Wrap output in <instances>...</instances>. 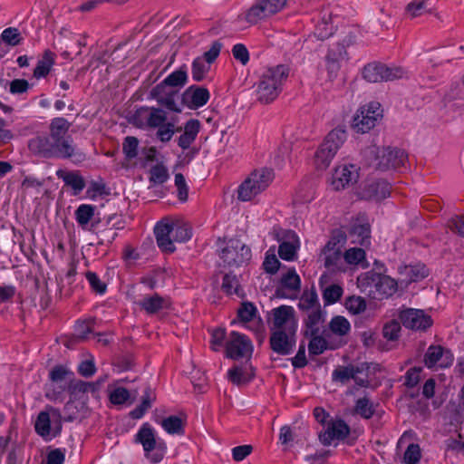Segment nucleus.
<instances>
[{"instance_id":"nucleus-5","label":"nucleus","mask_w":464,"mask_h":464,"mask_svg":"<svg viewBox=\"0 0 464 464\" xmlns=\"http://www.w3.org/2000/svg\"><path fill=\"white\" fill-rule=\"evenodd\" d=\"M345 139L346 132L342 129H334L327 134L314 156V163L317 169H325L329 167L332 160L343 144Z\"/></svg>"},{"instance_id":"nucleus-37","label":"nucleus","mask_w":464,"mask_h":464,"mask_svg":"<svg viewBox=\"0 0 464 464\" xmlns=\"http://www.w3.org/2000/svg\"><path fill=\"white\" fill-rule=\"evenodd\" d=\"M320 306L318 296L314 288L304 290L299 299L298 307L303 312L308 313Z\"/></svg>"},{"instance_id":"nucleus-27","label":"nucleus","mask_w":464,"mask_h":464,"mask_svg":"<svg viewBox=\"0 0 464 464\" xmlns=\"http://www.w3.org/2000/svg\"><path fill=\"white\" fill-rule=\"evenodd\" d=\"M31 151L35 155L51 158L53 154V143L45 135H38L31 141Z\"/></svg>"},{"instance_id":"nucleus-51","label":"nucleus","mask_w":464,"mask_h":464,"mask_svg":"<svg viewBox=\"0 0 464 464\" xmlns=\"http://www.w3.org/2000/svg\"><path fill=\"white\" fill-rule=\"evenodd\" d=\"M0 40L9 47L20 44L23 41V37L17 28L8 27L2 32Z\"/></svg>"},{"instance_id":"nucleus-24","label":"nucleus","mask_w":464,"mask_h":464,"mask_svg":"<svg viewBox=\"0 0 464 464\" xmlns=\"http://www.w3.org/2000/svg\"><path fill=\"white\" fill-rule=\"evenodd\" d=\"M56 54L50 50H45L38 58L36 66L33 71L35 79L46 78L55 63Z\"/></svg>"},{"instance_id":"nucleus-31","label":"nucleus","mask_w":464,"mask_h":464,"mask_svg":"<svg viewBox=\"0 0 464 464\" xmlns=\"http://www.w3.org/2000/svg\"><path fill=\"white\" fill-rule=\"evenodd\" d=\"M370 225L368 223L353 224L350 230V237L354 244L367 246L370 244Z\"/></svg>"},{"instance_id":"nucleus-46","label":"nucleus","mask_w":464,"mask_h":464,"mask_svg":"<svg viewBox=\"0 0 464 464\" xmlns=\"http://www.w3.org/2000/svg\"><path fill=\"white\" fill-rule=\"evenodd\" d=\"M444 350L440 345H431L428 348L424 355V363L428 368L437 365L443 358Z\"/></svg>"},{"instance_id":"nucleus-30","label":"nucleus","mask_w":464,"mask_h":464,"mask_svg":"<svg viewBox=\"0 0 464 464\" xmlns=\"http://www.w3.org/2000/svg\"><path fill=\"white\" fill-rule=\"evenodd\" d=\"M107 225L109 228H105L100 231L102 240L111 243L117 236V233L113 229H121L124 227V222L122 217L118 214H113L108 217Z\"/></svg>"},{"instance_id":"nucleus-13","label":"nucleus","mask_w":464,"mask_h":464,"mask_svg":"<svg viewBox=\"0 0 464 464\" xmlns=\"http://www.w3.org/2000/svg\"><path fill=\"white\" fill-rule=\"evenodd\" d=\"M271 322L273 330H285L296 333L297 321L295 310L289 305H280L271 311Z\"/></svg>"},{"instance_id":"nucleus-59","label":"nucleus","mask_w":464,"mask_h":464,"mask_svg":"<svg viewBox=\"0 0 464 464\" xmlns=\"http://www.w3.org/2000/svg\"><path fill=\"white\" fill-rule=\"evenodd\" d=\"M93 324V319L77 322L75 326L76 338L78 340L86 339L88 337V334L92 332Z\"/></svg>"},{"instance_id":"nucleus-25","label":"nucleus","mask_w":464,"mask_h":464,"mask_svg":"<svg viewBox=\"0 0 464 464\" xmlns=\"http://www.w3.org/2000/svg\"><path fill=\"white\" fill-rule=\"evenodd\" d=\"M139 306L149 314H156L169 307V303L167 298L155 294L143 297L138 302Z\"/></svg>"},{"instance_id":"nucleus-39","label":"nucleus","mask_w":464,"mask_h":464,"mask_svg":"<svg viewBox=\"0 0 464 464\" xmlns=\"http://www.w3.org/2000/svg\"><path fill=\"white\" fill-rule=\"evenodd\" d=\"M95 207L89 204H82L75 210V219L78 225L86 229L89 223L94 217Z\"/></svg>"},{"instance_id":"nucleus-17","label":"nucleus","mask_w":464,"mask_h":464,"mask_svg":"<svg viewBox=\"0 0 464 464\" xmlns=\"http://www.w3.org/2000/svg\"><path fill=\"white\" fill-rule=\"evenodd\" d=\"M136 121L140 128L157 129L167 121V113L159 108H140L137 111Z\"/></svg>"},{"instance_id":"nucleus-50","label":"nucleus","mask_w":464,"mask_h":464,"mask_svg":"<svg viewBox=\"0 0 464 464\" xmlns=\"http://www.w3.org/2000/svg\"><path fill=\"white\" fill-rule=\"evenodd\" d=\"M359 372L358 369L353 366H339L333 372V380L339 381L342 383L347 382L350 379L356 380V373Z\"/></svg>"},{"instance_id":"nucleus-9","label":"nucleus","mask_w":464,"mask_h":464,"mask_svg":"<svg viewBox=\"0 0 464 464\" xmlns=\"http://www.w3.org/2000/svg\"><path fill=\"white\" fill-rule=\"evenodd\" d=\"M382 118V110L378 102L362 105L353 117L352 128L356 132L365 133L375 127Z\"/></svg>"},{"instance_id":"nucleus-52","label":"nucleus","mask_w":464,"mask_h":464,"mask_svg":"<svg viewBox=\"0 0 464 464\" xmlns=\"http://www.w3.org/2000/svg\"><path fill=\"white\" fill-rule=\"evenodd\" d=\"M343 295V288L335 284L330 285L323 291V298L325 304L336 303Z\"/></svg>"},{"instance_id":"nucleus-56","label":"nucleus","mask_w":464,"mask_h":464,"mask_svg":"<svg viewBox=\"0 0 464 464\" xmlns=\"http://www.w3.org/2000/svg\"><path fill=\"white\" fill-rule=\"evenodd\" d=\"M312 339L308 344V351L313 355L323 353L327 348L326 341L318 334H310Z\"/></svg>"},{"instance_id":"nucleus-49","label":"nucleus","mask_w":464,"mask_h":464,"mask_svg":"<svg viewBox=\"0 0 464 464\" xmlns=\"http://www.w3.org/2000/svg\"><path fill=\"white\" fill-rule=\"evenodd\" d=\"M181 128H176L173 122L165 121L162 125L157 128L156 137L163 143L169 142L175 132L180 131Z\"/></svg>"},{"instance_id":"nucleus-33","label":"nucleus","mask_w":464,"mask_h":464,"mask_svg":"<svg viewBox=\"0 0 464 464\" xmlns=\"http://www.w3.org/2000/svg\"><path fill=\"white\" fill-rule=\"evenodd\" d=\"M335 246V242L329 241L322 250V255L324 256V266L327 268L337 267L338 262L342 258L341 250Z\"/></svg>"},{"instance_id":"nucleus-36","label":"nucleus","mask_w":464,"mask_h":464,"mask_svg":"<svg viewBox=\"0 0 464 464\" xmlns=\"http://www.w3.org/2000/svg\"><path fill=\"white\" fill-rule=\"evenodd\" d=\"M324 322V314L321 309V305L307 313V318L305 319V326L307 333L310 334H320V325Z\"/></svg>"},{"instance_id":"nucleus-6","label":"nucleus","mask_w":464,"mask_h":464,"mask_svg":"<svg viewBox=\"0 0 464 464\" xmlns=\"http://www.w3.org/2000/svg\"><path fill=\"white\" fill-rule=\"evenodd\" d=\"M135 441L142 445L145 457L152 463L160 462L166 453V444L157 442L155 431L149 423H144L135 436Z\"/></svg>"},{"instance_id":"nucleus-41","label":"nucleus","mask_w":464,"mask_h":464,"mask_svg":"<svg viewBox=\"0 0 464 464\" xmlns=\"http://www.w3.org/2000/svg\"><path fill=\"white\" fill-rule=\"evenodd\" d=\"M329 20L330 17L327 18L324 16L322 20L315 25L313 36L309 35V37L305 40V43L312 41L313 37L321 41L329 38L333 34V25Z\"/></svg>"},{"instance_id":"nucleus-35","label":"nucleus","mask_w":464,"mask_h":464,"mask_svg":"<svg viewBox=\"0 0 464 464\" xmlns=\"http://www.w3.org/2000/svg\"><path fill=\"white\" fill-rule=\"evenodd\" d=\"M378 404L368 397L359 398L355 402L354 412L362 418L368 420L377 412Z\"/></svg>"},{"instance_id":"nucleus-53","label":"nucleus","mask_w":464,"mask_h":464,"mask_svg":"<svg viewBox=\"0 0 464 464\" xmlns=\"http://www.w3.org/2000/svg\"><path fill=\"white\" fill-rule=\"evenodd\" d=\"M408 77L409 73L404 68L401 66L388 67L383 64V81H394Z\"/></svg>"},{"instance_id":"nucleus-16","label":"nucleus","mask_w":464,"mask_h":464,"mask_svg":"<svg viewBox=\"0 0 464 464\" xmlns=\"http://www.w3.org/2000/svg\"><path fill=\"white\" fill-rule=\"evenodd\" d=\"M291 68L286 64H278L267 68L260 77V86L278 87L287 83Z\"/></svg>"},{"instance_id":"nucleus-19","label":"nucleus","mask_w":464,"mask_h":464,"mask_svg":"<svg viewBox=\"0 0 464 464\" xmlns=\"http://www.w3.org/2000/svg\"><path fill=\"white\" fill-rule=\"evenodd\" d=\"M295 333L285 330H274L270 336L271 349L281 355L291 353L295 343Z\"/></svg>"},{"instance_id":"nucleus-63","label":"nucleus","mask_w":464,"mask_h":464,"mask_svg":"<svg viewBox=\"0 0 464 464\" xmlns=\"http://www.w3.org/2000/svg\"><path fill=\"white\" fill-rule=\"evenodd\" d=\"M175 186L178 189V198L180 201L185 202L188 197V188L186 183L185 177L181 173L175 175Z\"/></svg>"},{"instance_id":"nucleus-8","label":"nucleus","mask_w":464,"mask_h":464,"mask_svg":"<svg viewBox=\"0 0 464 464\" xmlns=\"http://www.w3.org/2000/svg\"><path fill=\"white\" fill-rule=\"evenodd\" d=\"M223 266L227 268L238 267L248 263L251 258V249L239 239H230L219 253Z\"/></svg>"},{"instance_id":"nucleus-34","label":"nucleus","mask_w":464,"mask_h":464,"mask_svg":"<svg viewBox=\"0 0 464 464\" xmlns=\"http://www.w3.org/2000/svg\"><path fill=\"white\" fill-rule=\"evenodd\" d=\"M211 64L207 63L203 58L197 57L191 66V74L192 78L196 82H203L207 80H210L209 72H210Z\"/></svg>"},{"instance_id":"nucleus-43","label":"nucleus","mask_w":464,"mask_h":464,"mask_svg":"<svg viewBox=\"0 0 464 464\" xmlns=\"http://www.w3.org/2000/svg\"><path fill=\"white\" fill-rule=\"evenodd\" d=\"M329 329L334 335L344 336L349 334L351 330V324L345 317L342 315H336L332 318L329 324Z\"/></svg>"},{"instance_id":"nucleus-42","label":"nucleus","mask_w":464,"mask_h":464,"mask_svg":"<svg viewBox=\"0 0 464 464\" xmlns=\"http://www.w3.org/2000/svg\"><path fill=\"white\" fill-rule=\"evenodd\" d=\"M343 258L350 265H360L362 268L368 267V262L365 260V252L362 248H349L344 252Z\"/></svg>"},{"instance_id":"nucleus-14","label":"nucleus","mask_w":464,"mask_h":464,"mask_svg":"<svg viewBox=\"0 0 464 464\" xmlns=\"http://www.w3.org/2000/svg\"><path fill=\"white\" fill-rule=\"evenodd\" d=\"M324 60L328 78L334 80L337 77L341 67L349 61V54L343 45L333 44L329 47Z\"/></svg>"},{"instance_id":"nucleus-4","label":"nucleus","mask_w":464,"mask_h":464,"mask_svg":"<svg viewBox=\"0 0 464 464\" xmlns=\"http://www.w3.org/2000/svg\"><path fill=\"white\" fill-rule=\"evenodd\" d=\"M275 178L271 169L261 168L253 170L237 188V198L250 201L265 191Z\"/></svg>"},{"instance_id":"nucleus-54","label":"nucleus","mask_w":464,"mask_h":464,"mask_svg":"<svg viewBox=\"0 0 464 464\" xmlns=\"http://www.w3.org/2000/svg\"><path fill=\"white\" fill-rule=\"evenodd\" d=\"M401 324L397 320L386 323L382 328V335L389 341H396L401 334Z\"/></svg>"},{"instance_id":"nucleus-58","label":"nucleus","mask_w":464,"mask_h":464,"mask_svg":"<svg viewBox=\"0 0 464 464\" xmlns=\"http://www.w3.org/2000/svg\"><path fill=\"white\" fill-rule=\"evenodd\" d=\"M70 388L74 394L86 392L95 393L98 391V382H88L79 380L73 382Z\"/></svg>"},{"instance_id":"nucleus-10","label":"nucleus","mask_w":464,"mask_h":464,"mask_svg":"<svg viewBox=\"0 0 464 464\" xmlns=\"http://www.w3.org/2000/svg\"><path fill=\"white\" fill-rule=\"evenodd\" d=\"M286 4V0H258L245 14L249 24H256L279 12Z\"/></svg>"},{"instance_id":"nucleus-48","label":"nucleus","mask_w":464,"mask_h":464,"mask_svg":"<svg viewBox=\"0 0 464 464\" xmlns=\"http://www.w3.org/2000/svg\"><path fill=\"white\" fill-rule=\"evenodd\" d=\"M344 305L353 314H360L366 310L367 304L365 298L362 296L351 295L345 299Z\"/></svg>"},{"instance_id":"nucleus-12","label":"nucleus","mask_w":464,"mask_h":464,"mask_svg":"<svg viewBox=\"0 0 464 464\" xmlns=\"http://www.w3.org/2000/svg\"><path fill=\"white\" fill-rule=\"evenodd\" d=\"M253 352V345L250 339L245 334L232 332L226 345L227 356L237 360L250 356Z\"/></svg>"},{"instance_id":"nucleus-29","label":"nucleus","mask_w":464,"mask_h":464,"mask_svg":"<svg viewBox=\"0 0 464 464\" xmlns=\"http://www.w3.org/2000/svg\"><path fill=\"white\" fill-rule=\"evenodd\" d=\"M56 175L74 190L75 195L85 188L84 179L77 171H64L60 169L56 172Z\"/></svg>"},{"instance_id":"nucleus-3","label":"nucleus","mask_w":464,"mask_h":464,"mask_svg":"<svg viewBox=\"0 0 464 464\" xmlns=\"http://www.w3.org/2000/svg\"><path fill=\"white\" fill-rule=\"evenodd\" d=\"M362 155L369 166L379 170L400 168L407 160V155L401 150L380 148L376 145L367 147Z\"/></svg>"},{"instance_id":"nucleus-18","label":"nucleus","mask_w":464,"mask_h":464,"mask_svg":"<svg viewBox=\"0 0 464 464\" xmlns=\"http://www.w3.org/2000/svg\"><path fill=\"white\" fill-rule=\"evenodd\" d=\"M391 194V185L385 180H370L364 183L359 192L360 197L365 200L379 201Z\"/></svg>"},{"instance_id":"nucleus-57","label":"nucleus","mask_w":464,"mask_h":464,"mask_svg":"<svg viewBox=\"0 0 464 464\" xmlns=\"http://www.w3.org/2000/svg\"><path fill=\"white\" fill-rule=\"evenodd\" d=\"M150 180L153 183L162 184L168 178V170L162 164H157L150 169Z\"/></svg>"},{"instance_id":"nucleus-21","label":"nucleus","mask_w":464,"mask_h":464,"mask_svg":"<svg viewBox=\"0 0 464 464\" xmlns=\"http://www.w3.org/2000/svg\"><path fill=\"white\" fill-rule=\"evenodd\" d=\"M350 434V427L343 420L328 424L327 429L319 434V440L324 446L331 445L334 440H343Z\"/></svg>"},{"instance_id":"nucleus-40","label":"nucleus","mask_w":464,"mask_h":464,"mask_svg":"<svg viewBox=\"0 0 464 464\" xmlns=\"http://www.w3.org/2000/svg\"><path fill=\"white\" fill-rule=\"evenodd\" d=\"M160 424L169 434H184L185 421L179 416H169L163 419Z\"/></svg>"},{"instance_id":"nucleus-7","label":"nucleus","mask_w":464,"mask_h":464,"mask_svg":"<svg viewBox=\"0 0 464 464\" xmlns=\"http://www.w3.org/2000/svg\"><path fill=\"white\" fill-rule=\"evenodd\" d=\"M34 430L45 441L60 435L62 421L58 411L53 407H48L41 411L35 420Z\"/></svg>"},{"instance_id":"nucleus-44","label":"nucleus","mask_w":464,"mask_h":464,"mask_svg":"<svg viewBox=\"0 0 464 464\" xmlns=\"http://www.w3.org/2000/svg\"><path fill=\"white\" fill-rule=\"evenodd\" d=\"M251 96L260 104L273 102L279 96V89H251Z\"/></svg>"},{"instance_id":"nucleus-64","label":"nucleus","mask_w":464,"mask_h":464,"mask_svg":"<svg viewBox=\"0 0 464 464\" xmlns=\"http://www.w3.org/2000/svg\"><path fill=\"white\" fill-rule=\"evenodd\" d=\"M86 279L88 280L92 289L100 295H102L106 291V284L103 283L94 272L88 271L85 274Z\"/></svg>"},{"instance_id":"nucleus-2","label":"nucleus","mask_w":464,"mask_h":464,"mask_svg":"<svg viewBox=\"0 0 464 464\" xmlns=\"http://www.w3.org/2000/svg\"><path fill=\"white\" fill-rule=\"evenodd\" d=\"M357 285L369 297L379 301L391 297L398 289L393 278L372 270L361 274L357 277Z\"/></svg>"},{"instance_id":"nucleus-20","label":"nucleus","mask_w":464,"mask_h":464,"mask_svg":"<svg viewBox=\"0 0 464 464\" xmlns=\"http://www.w3.org/2000/svg\"><path fill=\"white\" fill-rule=\"evenodd\" d=\"M53 140V157L72 159L73 161H81L83 160V154L76 148L72 137L66 136L65 138H60Z\"/></svg>"},{"instance_id":"nucleus-28","label":"nucleus","mask_w":464,"mask_h":464,"mask_svg":"<svg viewBox=\"0 0 464 464\" xmlns=\"http://www.w3.org/2000/svg\"><path fill=\"white\" fill-rule=\"evenodd\" d=\"M156 401V392L150 387H147L141 397V402L130 412V418L134 420L140 419L145 412L150 409L152 403Z\"/></svg>"},{"instance_id":"nucleus-47","label":"nucleus","mask_w":464,"mask_h":464,"mask_svg":"<svg viewBox=\"0 0 464 464\" xmlns=\"http://www.w3.org/2000/svg\"><path fill=\"white\" fill-rule=\"evenodd\" d=\"M70 126V122L64 118L53 119L50 125L52 138L53 140L65 138L64 135L67 133Z\"/></svg>"},{"instance_id":"nucleus-62","label":"nucleus","mask_w":464,"mask_h":464,"mask_svg":"<svg viewBox=\"0 0 464 464\" xmlns=\"http://www.w3.org/2000/svg\"><path fill=\"white\" fill-rule=\"evenodd\" d=\"M191 237V230L187 225H175L173 223L172 239L177 242H184Z\"/></svg>"},{"instance_id":"nucleus-55","label":"nucleus","mask_w":464,"mask_h":464,"mask_svg":"<svg viewBox=\"0 0 464 464\" xmlns=\"http://www.w3.org/2000/svg\"><path fill=\"white\" fill-rule=\"evenodd\" d=\"M139 140L133 136H127L122 143V150L126 158L134 159L138 155Z\"/></svg>"},{"instance_id":"nucleus-61","label":"nucleus","mask_w":464,"mask_h":464,"mask_svg":"<svg viewBox=\"0 0 464 464\" xmlns=\"http://www.w3.org/2000/svg\"><path fill=\"white\" fill-rule=\"evenodd\" d=\"M420 448L418 444L411 443L408 446L404 453V462L406 464H417L420 459Z\"/></svg>"},{"instance_id":"nucleus-26","label":"nucleus","mask_w":464,"mask_h":464,"mask_svg":"<svg viewBox=\"0 0 464 464\" xmlns=\"http://www.w3.org/2000/svg\"><path fill=\"white\" fill-rule=\"evenodd\" d=\"M401 281L406 285L417 282L428 276V269L424 265L405 266L400 268Z\"/></svg>"},{"instance_id":"nucleus-22","label":"nucleus","mask_w":464,"mask_h":464,"mask_svg":"<svg viewBox=\"0 0 464 464\" xmlns=\"http://www.w3.org/2000/svg\"><path fill=\"white\" fill-rule=\"evenodd\" d=\"M154 234L157 244L163 252L172 253L175 251L172 239L173 223L159 222L154 228Z\"/></svg>"},{"instance_id":"nucleus-1","label":"nucleus","mask_w":464,"mask_h":464,"mask_svg":"<svg viewBox=\"0 0 464 464\" xmlns=\"http://www.w3.org/2000/svg\"><path fill=\"white\" fill-rule=\"evenodd\" d=\"M165 90L152 89L150 97L156 99L160 105L177 112L181 111L182 105L196 110L205 105L209 99L208 89H186L181 95L177 90H170L169 92H165Z\"/></svg>"},{"instance_id":"nucleus-45","label":"nucleus","mask_w":464,"mask_h":464,"mask_svg":"<svg viewBox=\"0 0 464 464\" xmlns=\"http://www.w3.org/2000/svg\"><path fill=\"white\" fill-rule=\"evenodd\" d=\"M221 289L227 295H237V296L243 295V291L240 287L238 279L236 276L226 274L223 277Z\"/></svg>"},{"instance_id":"nucleus-15","label":"nucleus","mask_w":464,"mask_h":464,"mask_svg":"<svg viewBox=\"0 0 464 464\" xmlns=\"http://www.w3.org/2000/svg\"><path fill=\"white\" fill-rule=\"evenodd\" d=\"M399 318L406 328L415 331H424L432 324L431 317L419 309H402L399 313Z\"/></svg>"},{"instance_id":"nucleus-32","label":"nucleus","mask_w":464,"mask_h":464,"mask_svg":"<svg viewBox=\"0 0 464 464\" xmlns=\"http://www.w3.org/2000/svg\"><path fill=\"white\" fill-rule=\"evenodd\" d=\"M362 78L370 83L383 82V63H370L362 71Z\"/></svg>"},{"instance_id":"nucleus-60","label":"nucleus","mask_w":464,"mask_h":464,"mask_svg":"<svg viewBox=\"0 0 464 464\" xmlns=\"http://www.w3.org/2000/svg\"><path fill=\"white\" fill-rule=\"evenodd\" d=\"M300 277L295 270H289L282 278V285L290 290H299Z\"/></svg>"},{"instance_id":"nucleus-23","label":"nucleus","mask_w":464,"mask_h":464,"mask_svg":"<svg viewBox=\"0 0 464 464\" xmlns=\"http://www.w3.org/2000/svg\"><path fill=\"white\" fill-rule=\"evenodd\" d=\"M278 240L282 241L278 247L279 256L284 260H293L295 257L297 248L299 247V239L297 235L291 230H287L284 232L283 237Z\"/></svg>"},{"instance_id":"nucleus-11","label":"nucleus","mask_w":464,"mask_h":464,"mask_svg":"<svg viewBox=\"0 0 464 464\" xmlns=\"http://www.w3.org/2000/svg\"><path fill=\"white\" fill-rule=\"evenodd\" d=\"M359 169L353 164L338 166L334 169L329 185L333 190L338 191L353 185L359 179Z\"/></svg>"},{"instance_id":"nucleus-38","label":"nucleus","mask_w":464,"mask_h":464,"mask_svg":"<svg viewBox=\"0 0 464 464\" xmlns=\"http://www.w3.org/2000/svg\"><path fill=\"white\" fill-rule=\"evenodd\" d=\"M187 80V71L184 68H179L167 76L156 87H180L186 84Z\"/></svg>"}]
</instances>
